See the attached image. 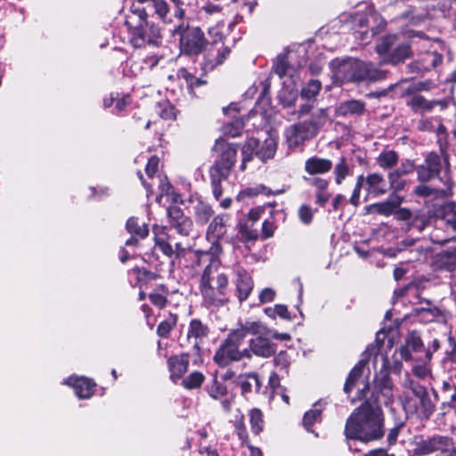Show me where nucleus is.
Wrapping results in <instances>:
<instances>
[{
	"label": "nucleus",
	"mask_w": 456,
	"mask_h": 456,
	"mask_svg": "<svg viewBox=\"0 0 456 456\" xmlns=\"http://www.w3.org/2000/svg\"><path fill=\"white\" fill-rule=\"evenodd\" d=\"M345 436L346 439L363 443L380 439L384 436V415L381 408L363 403L347 419Z\"/></svg>",
	"instance_id": "1"
},
{
	"label": "nucleus",
	"mask_w": 456,
	"mask_h": 456,
	"mask_svg": "<svg viewBox=\"0 0 456 456\" xmlns=\"http://www.w3.org/2000/svg\"><path fill=\"white\" fill-rule=\"evenodd\" d=\"M213 150L217 153L214 165L209 169L213 195L216 200L222 196V181L228 178L236 161L237 150L225 140L218 139Z\"/></svg>",
	"instance_id": "2"
},
{
	"label": "nucleus",
	"mask_w": 456,
	"mask_h": 456,
	"mask_svg": "<svg viewBox=\"0 0 456 456\" xmlns=\"http://www.w3.org/2000/svg\"><path fill=\"white\" fill-rule=\"evenodd\" d=\"M328 120L327 111L318 109L304 120L288 126L284 131L286 143L289 149H296L314 138Z\"/></svg>",
	"instance_id": "3"
},
{
	"label": "nucleus",
	"mask_w": 456,
	"mask_h": 456,
	"mask_svg": "<svg viewBox=\"0 0 456 456\" xmlns=\"http://www.w3.org/2000/svg\"><path fill=\"white\" fill-rule=\"evenodd\" d=\"M147 13L144 10L138 14L130 16L126 20L129 30L130 42L136 47H144L147 45H156L159 43L161 33L159 27L150 26L147 20Z\"/></svg>",
	"instance_id": "4"
},
{
	"label": "nucleus",
	"mask_w": 456,
	"mask_h": 456,
	"mask_svg": "<svg viewBox=\"0 0 456 456\" xmlns=\"http://www.w3.org/2000/svg\"><path fill=\"white\" fill-rule=\"evenodd\" d=\"M244 340V333L241 330H233L219 346L214 355L215 362L220 367H225L232 362H238L244 357H250L248 349H240Z\"/></svg>",
	"instance_id": "5"
},
{
	"label": "nucleus",
	"mask_w": 456,
	"mask_h": 456,
	"mask_svg": "<svg viewBox=\"0 0 456 456\" xmlns=\"http://www.w3.org/2000/svg\"><path fill=\"white\" fill-rule=\"evenodd\" d=\"M169 32L173 37H179L181 50L185 53L198 54L202 51L205 37L200 28H190L188 22L183 20L174 24Z\"/></svg>",
	"instance_id": "6"
},
{
	"label": "nucleus",
	"mask_w": 456,
	"mask_h": 456,
	"mask_svg": "<svg viewBox=\"0 0 456 456\" xmlns=\"http://www.w3.org/2000/svg\"><path fill=\"white\" fill-rule=\"evenodd\" d=\"M277 141L278 135L274 133H269L261 146L257 139H248L242 147V163L240 169H245L246 163L250 161L253 156H257L263 161L272 159L277 150Z\"/></svg>",
	"instance_id": "7"
},
{
	"label": "nucleus",
	"mask_w": 456,
	"mask_h": 456,
	"mask_svg": "<svg viewBox=\"0 0 456 456\" xmlns=\"http://www.w3.org/2000/svg\"><path fill=\"white\" fill-rule=\"evenodd\" d=\"M229 220L228 215H218L213 218L207 230V240L211 242V247L208 251L198 250L195 256L198 259L208 257V255L218 256L222 253V247L219 240L226 233L227 222Z\"/></svg>",
	"instance_id": "8"
},
{
	"label": "nucleus",
	"mask_w": 456,
	"mask_h": 456,
	"mask_svg": "<svg viewBox=\"0 0 456 456\" xmlns=\"http://www.w3.org/2000/svg\"><path fill=\"white\" fill-rule=\"evenodd\" d=\"M414 395L418 401L414 403H412L411 399L406 397L401 398L404 410L411 413H418L422 418L428 419L435 411V405L432 403L430 395H428L426 387H415Z\"/></svg>",
	"instance_id": "9"
},
{
	"label": "nucleus",
	"mask_w": 456,
	"mask_h": 456,
	"mask_svg": "<svg viewBox=\"0 0 456 456\" xmlns=\"http://www.w3.org/2000/svg\"><path fill=\"white\" fill-rule=\"evenodd\" d=\"M379 359L381 361V369L379 373L376 374L374 379V389L375 392L380 395L385 404H388L393 401V382L387 370L388 360L384 354H379Z\"/></svg>",
	"instance_id": "10"
},
{
	"label": "nucleus",
	"mask_w": 456,
	"mask_h": 456,
	"mask_svg": "<svg viewBox=\"0 0 456 456\" xmlns=\"http://www.w3.org/2000/svg\"><path fill=\"white\" fill-rule=\"evenodd\" d=\"M417 450L420 454L440 452V456H456L453 444L446 436H434L421 440L417 444Z\"/></svg>",
	"instance_id": "11"
},
{
	"label": "nucleus",
	"mask_w": 456,
	"mask_h": 456,
	"mask_svg": "<svg viewBox=\"0 0 456 456\" xmlns=\"http://www.w3.org/2000/svg\"><path fill=\"white\" fill-rule=\"evenodd\" d=\"M379 349L380 346L379 344L370 345L367 347L366 351L362 355V359L349 372L344 386L345 393L349 394L355 387L357 381L361 379L363 368L370 356L374 357V364L376 365L378 363Z\"/></svg>",
	"instance_id": "12"
},
{
	"label": "nucleus",
	"mask_w": 456,
	"mask_h": 456,
	"mask_svg": "<svg viewBox=\"0 0 456 456\" xmlns=\"http://www.w3.org/2000/svg\"><path fill=\"white\" fill-rule=\"evenodd\" d=\"M361 61L356 59H348L341 61L334 70V78L343 84L346 82H362Z\"/></svg>",
	"instance_id": "13"
},
{
	"label": "nucleus",
	"mask_w": 456,
	"mask_h": 456,
	"mask_svg": "<svg viewBox=\"0 0 456 456\" xmlns=\"http://www.w3.org/2000/svg\"><path fill=\"white\" fill-rule=\"evenodd\" d=\"M208 33L214 37V41L216 43V45L212 46L207 54L208 65L213 68L224 62L230 53V48L224 45H217V42L222 40V33L218 28H209Z\"/></svg>",
	"instance_id": "14"
},
{
	"label": "nucleus",
	"mask_w": 456,
	"mask_h": 456,
	"mask_svg": "<svg viewBox=\"0 0 456 456\" xmlns=\"http://www.w3.org/2000/svg\"><path fill=\"white\" fill-rule=\"evenodd\" d=\"M167 216L171 227L182 236H188L192 229V221L186 216L183 210L176 207L171 206L167 208Z\"/></svg>",
	"instance_id": "15"
},
{
	"label": "nucleus",
	"mask_w": 456,
	"mask_h": 456,
	"mask_svg": "<svg viewBox=\"0 0 456 456\" xmlns=\"http://www.w3.org/2000/svg\"><path fill=\"white\" fill-rule=\"evenodd\" d=\"M398 351L401 358L405 362L419 360L413 356V353L424 352V344L419 334L417 331L410 332Z\"/></svg>",
	"instance_id": "16"
},
{
	"label": "nucleus",
	"mask_w": 456,
	"mask_h": 456,
	"mask_svg": "<svg viewBox=\"0 0 456 456\" xmlns=\"http://www.w3.org/2000/svg\"><path fill=\"white\" fill-rule=\"evenodd\" d=\"M403 198L396 193L391 194L388 199L382 202L371 204L366 208L367 212L389 216L394 215L395 210L403 203Z\"/></svg>",
	"instance_id": "17"
},
{
	"label": "nucleus",
	"mask_w": 456,
	"mask_h": 456,
	"mask_svg": "<svg viewBox=\"0 0 456 456\" xmlns=\"http://www.w3.org/2000/svg\"><path fill=\"white\" fill-rule=\"evenodd\" d=\"M64 384L73 387L76 395L80 399H87L94 394L95 383L85 377L71 376L63 381Z\"/></svg>",
	"instance_id": "18"
},
{
	"label": "nucleus",
	"mask_w": 456,
	"mask_h": 456,
	"mask_svg": "<svg viewBox=\"0 0 456 456\" xmlns=\"http://www.w3.org/2000/svg\"><path fill=\"white\" fill-rule=\"evenodd\" d=\"M365 190L369 195L377 198L386 194L388 191V187L381 174L371 173L366 176Z\"/></svg>",
	"instance_id": "19"
},
{
	"label": "nucleus",
	"mask_w": 456,
	"mask_h": 456,
	"mask_svg": "<svg viewBox=\"0 0 456 456\" xmlns=\"http://www.w3.org/2000/svg\"><path fill=\"white\" fill-rule=\"evenodd\" d=\"M189 358L188 354H181L173 355L167 360L170 377L174 381L181 379L188 370Z\"/></svg>",
	"instance_id": "20"
},
{
	"label": "nucleus",
	"mask_w": 456,
	"mask_h": 456,
	"mask_svg": "<svg viewBox=\"0 0 456 456\" xmlns=\"http://www.w3.org/2000/svg\"><path fill=\"white\" fill-rule=\"evenodd\" d=\"M235 285L237 297L240 302L248 297L254 286L251 276L242 268L236 271Z\"/></svg>",
	"instance_id": "21"
},
{
	"label": "nucleus",
	"mask_w": 456,
	"mask_h": 456,
	"mask_svg": "<svg viewBox=\"0 0 456 456\" xmlns=\"http://www.w3.org/2000/svg\"><path fill=\"white\" fill-rule=\"evenodd\" d=\"M407 105L411 107L415 113L425 114L430 112L436 105L445 109L447 104L443 101H428L419 94L413 95L408 102Z\"/></svg>",
	"instance_id": "22"
},
{
	"label": "nucleus",
	"mask_w": 456,
	"mask_h": 456,
	"mask_svg": "<svg viewBox=\"0 0 456 456\" xmlns=\"http://www.w3.org/2000/svg\"><path fill=\"white\" fill-rule=\"evenodd\" d=\"M270 335H261L249 342L250 350L256 355L269 357L275 352V345L269 340Z\"/></svg>",
	"instance_id": "23"
},
{
	"label": "nucleus",
	"mask_w": 456,
	"mask_h": 456,
	"mask_svg": "<svg viewBox=\"0 0 456 456\" xmlns=\"http://www.w3.org/2000/svg\"><path fill=\"white\" fill-rule=\"evenodd\" d=\"M204 303L208 307H218L224 305L228 301V297L224 292H219L214 285L200 289Z\"/></svg>",
	"instance_id": "24"
},
{
	"label": "nucleus",
	"mask_w": 456,
	"mask_h": 456,
	"mask_svg": "<svg viewBox=\"0 0 456 456\" xmlns=\"http://www.w3.org/2000/svg\"><path fill=\"white\" fill-rule=\"evenodd\" d=\"M206 257L201 258L200 261L205 259ZM207 258H209L208 265L205 267L203 273L200 278V289L206 288L208 286H212L213 282L216 281V276L218 273L217 270L220 265V261L217 259V256H213L212 255H208Z\"/></svg>",
	"instance_id": "25"
},
{
	"label": "nucleus",
	"mask_w": 456,
	"mask_h": 456,
	"mask_svg": "<svg viewBox=\"0 0 456 456\" xmlns=\"http://www.w3.org/2000/svg\"><path fill=\"white\" fill-rule=\"evenodd\" d=\"M332 168V162L330 159L312 157L305 163V170L309 175L325 174Z\"/></svg>",
	"instance_id": "26"
},
{
	"label": "nucleus",
	"mask_w": 456,
	"mask_h": 456,
	"mask_svg": "<svg viewBox=\"0 0 456 456\" xmlns=\"http://www.w3.org/2000/svg\"><path fill=\"white\" fill-rule=\"evenodd\" d=\"M208 334V328L203 324L200 320L193 319L191 321L187 338L189 340L193 339V346L199 348V344L206 338Z\"/></svg>",
	"instance_id": "27"
},
{
	"label": "nucleus",
	"mask_w": 456,
	"mask_h": 456,
	"mask_svg": "<svg viewBox=\"0 0 456 456\" xmlns=\"http://www.w3.org/2000/svg\"><path fill=\"white\" fill-rule=\"evenodd\" d=\"M310 183L314 187L315 203L323 207L331 197L328 190L329 182L325 179L315 177L310 180Z\"/></svg>",
	"instance_id": "28"
},
{
	"label": "nucleus",
	"mask_w": 456,
	"mask_h": 456,
	"mask_svg": "<svg viewBox=\"0 0 456 456\" xmlns=\"http://www.w3.org/2000/svg\"><path fill=\"white\" fill-rule=\"evenodd\" d=\"M411 54V47L408 44H400L393 48L391 53L387 55L383 61H379V64H393L395 65L405 59L409 58Z\"/></svg>",
	"instance_id": "29"
},
{
	"label": "nucleus",
	"mask_w": 456,
	"mask_h": 456,
	"mask_svg": "<svg viewBox=\"0 0 456 456\" xmlns=\"http://www.w3.org/2000/svg\"><path fill=\"white\" fill-rule=\"evenodd\" d=\"M435 265L437 268L452 271L456 269V248L444 250L435 256Z\"/></svg>",
	"instance_id": "30"
},
{
	"label": "nucleus",
	"mask_w": 456,
	"mask_h": 456,
	"mask_svg": "<svg viewBox=\"0 0 456 456\" xmlns=\"http://www.w3.org/2000/svg\"><path fill=\"white\" fill-rule=\"evenodd\" d=\"M362 81L376 82L385 79L386 71L378 69L372 62L361 61Z\"/></svg>",
	"instance_id": "31"
},
{
	"label": "nucleus",
	"mask_w": 456,
	"mask_h": 456,
	"mask_svg": "<svg viewBox=\"0 0 456 456\" xmlns=\"http://www.w3.org/2000/svg\"><path fill=\"white\" fill-rule=\"evenodd\" d=\"M365 110V102L360 100H350L341 102L338 112L341 116H359Z\"/></svg>",
	"instance_id": "32"
},
{
	"label": "nucleus",
	"mask_w": 456,
	"mask_h": 456,
	"mask_svg": "<svg viewBox=\"0 0 456 456\" xmlns=\"http://www.w3.org/2000/svg\"><path fill=\"white\" fill-rule=\"evenodd\" d=\"M213 214L214 211L209 204L200 200H196L193 205V215L198 224H206Z\"/></svg>",
	"instance_id": "33"
},
{
	"label": "nucleus",
	"mask_w": 456,
	"mask_h": 456,
	"mask_svg": "<svg viewBox=\"0 0 456 456\" xmlns=\"http://www.w3.org/2000/svg\"><path fill=\"white\" fill-rule=\"evenodd\" d=\"M152 5L155 14L164 24L171 25L173 22L176 23V20L174 19V13L170 12L169 5L166 0H155Z\"/></svg>",
	"instance_id": "34"
},
{
	"label": "nucleus",
	"mask_w": 456,
	"mask_h": 456,
	"mask_svg": "<svg viewBox=\"0 0 456 456\" xmlns=\"http://www.w3.org/2000/svg\"><path fill=\"white\" fill-rule=\"evenodd\" d=\"M397 37L395 35H387L376 45V52L379 56V61H383L389 55L395 45Z\"/></svg>",
	"instance_id": "35"
},
{
	"label": "nucleus",
	"mask_w": 456,
	"mask_h": 456,
	"mask_svg": "<svg viewBox=\"0 0 456 456\" xmlns=\"http://www.w3.org/2000/svg\"><path fill=\"white\" fill-rule=\"evenodd\" d=\"M399 156L393 150L383 151L376 159L378 166L383 169L392 168L397 165Z\"/></svg>",
	"instance_id": "36"
},
{
	"label": "nucleus",
	"mask_w": 456,
	"mask_h": 456,
	"mask_svg": "<svg viewBox=\"0 0 456 456\" xmlns=\"http://www.w3.org/2000/svg\"><path fill=\"white\" fill-rule=\"evenodd\" d=\"M206 390L210 397L215 400H221L228 395L226 386L216 377H214L211 383L206 387Z\"/></svg>",
	"instance_id": "37"
},
{
	"label": "nucleus",
	"mask_w": 456,
	"mask_h": 456,
	"mask_svg": "<svg viewBox=\"0 0 456 456\" xmlns=\"http://www.w3.org/2000/svg\"><path fill=\"white\" fill-rule=\"evenodd\" d=\"M273 70L280 78L289 75L290 77H294L295 69L292 68L289 61V56H279L273 66Z\"/></svg>",
	"instance_id": "38"
},
{
	"label": "nucleus",
	"mask_w": 456,
	"mask_h": 456,
	"mask_svg": "<svg viewBox=\"0 0 456 456\" xmlns=\"http://www.w3.org/2000/svg\"><path fill=\"white\" fill-rule=\"evenodd\" d=\"M321 89H322V83L317 79H311L301 89L300 96L302 99L314 102V98L318 95Z\"/></svg>",
	"instance_id": "39"
},
{
	"label": "nucleus",
	"mask_w": 456,
	"mask_h": 456,
	"mask_svg": "<svg viewBox=\"0 0 456 456\" xmlns=\"http://www.w3.org/2000/svg\"><path fill=\"white\" fill-rule=\"evenodd\" d=\"M235 330H241L244 337L247 333L257 336L269 335L270 330L265 327L260 322H246L240 329Z\"/></svg>",
	"instance_id": "40"
},
{
	"label": "nucleus",
	"mask_w": 456,
	"mask_h": 456,
	"mask_svg": "<svg viewBox=\"0 0 456 456\" xmlns=\"http://www.w3.org/2000/svg\"><path fill=\"white\" fill-rule=\"evenodd\" d=\"M322 409L319 403L314 405L313 409L304 415L303 425L308 432H313L311 427L321 419Z\"/></svg>",
	"instance_id": "41"
},
{
	"label": "nucleus",
	"mask_w": 456,
	"mask_h": 456,
	"mask_svg": "<svg viewBox=\"0 0 456 456\" xmlns=\"http://www.w3.org/2000/svg\"><path fill=\"white\" fill-rule=\"evenodd\" d=\"M126 230L131 234L138 235L140 238H145L149 233L148 226L144 223L140 224L135 217L127 220Z\"/></svg>",
	"instance_id": "42"
},
{
	"label": "nucleus",
	"mask_w": 456,
	"mask_h": 456,
	"mask_svg": "<svg viewBox=\"0 0 456 456\" xmlns=\"http://www.w3.org/2000/svg\"><path fill=\"white\" fill-rule=\"evenodd\" d=\"M156 247L167 256L173 257L175 256L174 248L171 244L169 236L165 234H156L155 237Z\"/></svg>",
	"instance_id": "43"
},
{
	"label": "nucleus",
	"mask_w": 456,
	"mask_h": 456,
	"mask_svg": "<svg viewBox=\"0 0 456 456\" xmlns=\"http://www.w3.org/2000/svg\"><path fill=\"white\" fill-rule=\"evenodd\" d=\"M249 421L252 432L258 435L263 430L264 427L262 411L256 408L252 409L249 412Z\"/></svg>",
	"instance_id": "44"
},
{
	"label": "nucleus",
	"mask_w": 456,
	"mask_h": 456,
	"mask_svg": "<svg viewBox=\"0 0 456 456\" xmlns=\"http://www.w3.org/2000/svg\"><path fill=\"white\" fill-rule=\"evenodd\" d=\"M350 168L346 164V159L341 157L334 168L335 182L340 184L342 181L349 175Z\"/></svg>",
	"instance_id": "45"
},
{
	"label": "nucleus",
	"mask_w": 456,
	"mask_h": 456,
	"mask_svg": "<svg viewBox=\"0 0 456 456\" xmlns=\"http://www.w3.org/2000/svg\"><path fill=\"white\" fill-rule=\"evenodd\" d=\"M265 314L273 319L276 316L281 317L284 320H291L290 314L285 305H275L273 307H267L265 309Z\"/></svg>",
	"instance_id": "46"
},
{
	"label": "nucleus",
	"mask_w": 456,
	"mask_h": 456,
	"mask_svg": "<svg viewBox=\"0 0 456 456\" xmlns=\"http://www.w3.org/2000/svg\"><path fill=\"white\" fill-rule=\"evenodd\" d=\"M205 379L204 375L200 371L191 372L183 380V386L188 389L199 388Z\"/></svg>",
	"instance_id": "47"
},
{
	"label": "nucleus",
	"mask_w": 456,
	"mask_h": 456,
	"mask_svg": "<svg viewBox=\"0 0 456 456\" xmlns=\"http://www.w3.org/2000/svg\"><path fill=\"white\" fill-rule=\"evenodd\" d=\"M236 429L239 438L244 443L248 439V433L244 424V416L240 411L234 416V419L232 421Z\"/></svg>",
	"instance_id": "48"
},
{
	"label": "nucleus",
	"mask_w": 456,
	"mask_h": 456,
	"mask_svg": "<svg viewBox=\"0 0 456 456\" xmlns=\"http://www.w3.org/2000/svg\"><path fill=\"white\" fill-rule=\"evenodd\" d=\"M278 97H279L280 102L284 107H290L295 104V102L297 101V91L294 89L283 88L279 93Z\"/></svg>",
	"instance_id": "49"
},
{
	"label": "nucleus",
	"mask_w": 456,
	"mask_h": 456,
	"mask_svg": "<svg viewBox=\"0 0 456 456\" xmlns=\"http://www.w3.org/2000/svg\"><path fill=\"white\" fill-rule=\"evenodd\" d=\"M428 168L435 174L436 176L440 174L442 168V161L441 158L438 154L435 152H431L426 158L425 163Z\"/></svg>",
	"instance_id": "50"
},
{
	"label": "nucleus",
	"mask_w": 456,
	"mask_h": 456,
	"mask_svg": "<svg viewBox=\"0 0 456 456\" xmlns=\"http://www.w3.org/2000/svg\"><path fill=\"white\" fill-rule=\"evenodd\" d=\"M389 188L395 192L403 191L405 187L406 181L403 179V176L395 174L394 171H390L387 175Z\"/></svg>",
	"instance_id": "51"
},
{
	"label": "nucleus",
	"mask_w": 456,
	"mask_h": 456,
	"mask_svg": "<svg viewBox=\"0 0 456 456\" xmlns=\"http://www.w3.org/2000/svg\"><path fill=\"white\" fill-rule=\"evenodd\" d=\"M176 323V317L171 316L169 320L161 322L158 326V335L160 337H167L171 331L172 328Z\"/></svg>",
	"instance_id": "52"
},
{
	"label": "nucleus",
	"mask_w": 456,
	"mask_h": 456,
	"mask_svg": "<svg viewBox=\"0 0 456 456\" xmlns=\"http://www.w3.org/2000/svg\"><path fill=\"white\" fill-rule=\"evenodd\" d=\"M273 362L277 368L281 370H285L287 372V369L290 364V360L288 354L285 351H281L273 359Z\"/></svg>",
	"instance_id": "53"
},
{
	"label": "nucleus",
	"mask_w": 456,
	"mask_h": 456,
	"mask_svg": "<svg viewBox=\"0 0 456 456\" xmlns=\"http://www.w3.org/2000/svg\"><path fill=\"white\" fill-rule=\"evenodd\" d=\"M298 217L303 224H309L313 221L314 210L308 205H302L298 209Z\"/></svg>",
	"instance_id": "54"
},
{
	"label": "nucleus",
	"mask_w": 456,
	"mask_h": 456,
	"mask_svg": "<svg viewBox=\"0 0 456 456\" xmlns=\"http://www.w3.org/2000/svg\"><path fill=\"white\" fill-rule=\"evenodd\" d=\"M214 283V287L219 290V292L221 291L227 295L229 280L225 273H217Z\"/></svg>",
	"instance_id": "55"
},
{
	"label": "nucleus",
	"mask_w": 456,
	"mask_h": 456,
	"mask_svg": "<svg viewBox=\"0 0 456 456\" xmlns=\"http://www.w3.org/2000/svg\"><path fill=\"white\" fill-rule=\"evenodd\" d=\"M414 170V163L410 159L403 160L400 166L393 171L400 176L411 174Z\"/></svg>",
	"instance_id": "56"
},
{
	"label": "nucleus",
	"mask_w": 456,
	"mask_h": 456,
	"mask_svg": "<svg viewBox=\"0 0 456 456\" xmlns=\"http://www.w3.org/2000/svg\"><path fill=\"white\" fill-rule=\"evenodd\" d=\"M433 86V83L431 81H421L415 83L411 85L410 87H408L403 93V95L409 94L412 92H419V91H426L429 90Z\"/></svg>",
	"instance_id": "57"
},
{
	"label": "nucleus",
	"mask_w": 456,
	"mask_h": 456,
	"mask_svg": "<svg viewBox=\"0 0 456 456\" xmlns=\"http://www.w3.org/2000/svg\"><path fill=\"white\" fill-rule=\"evenodd\" d=\"M414 191L418 196H420V197H428V196H431V195L436 196L443 192L442 191L435 190V189H433L428 185H425V184L418 185L415 188Z\"/></svg>",
	"instance_id": "58"
},
{
	"label": "nucleus",
	"mask_w": 456,
	"mask_h": 456,
	"mask_svg": "<svg viewBox=\"0 0 456 456\" xmlns=\"http://www.w3.org/2000/svg\"><path fill=\"white\" fill-rule=\"evenodd\" d=\"M417 173L418 179L420 182H427L436 176L435 174L432 173V171L428 168V167L426 164L419 166L417 168Z\"/></svg>",
	"instance_id": "59"
},
{
	"label": "nucleus",
	"mask_w": 456,
	"mask_h": 456,
	"mask_svg": "<svg viewBox=\"0 0 456 456\" xmlns=\"http://www.w3.org/2000/svg\"><path fill=\"white\" fill-rule=\"evenodd\" d=\"M171 2L175 5L174 19L176 20V23L183 21L185 14V11L183 9V2L182 0H171Z\"/></svg>",
	"instance_id": "60"
},
{
	"label": "nucleus",
	"mask_w": 456,
	"mask_h": 456,
	"mask_svg": "<svg viewBox=\"0 0 456 456\" xmlns=\"http://www.w3.org/2000/svg\"><path fill=\"white\" fill-rule=\"evenodd\" d=\"M424 61L434 68L442 62L443 56L436 52H428L424 56Z\"/></svg>",
	"instance_id": "61"
},
{
	"label": "nucleus",
	"mask_w": 456,
	"mask_h": 456,
	"mask_svg": "<svg viewBox=\"0 0 456 456\" xmlns=\"http://www.w3.org/2000/svg\"><path fill=\"white\" fill-rule=\"evenodd\" d=\"M418 313L424 321L431 322L438 315L439 311L436 308H422Z\"/></svg>",
	"instance_id": "62"
},
{
	"label": "nucleus",
	"mask_w": 456,
	"mask_h": 456,
	"mask_svg": "<svg viewBox=\"0 0 456 456\" xmlns=\"http://www.w3.org/2000/svg\"><path fill=\"white\" fill-rule=\"evenodd\" d=\"M276 226L273 222L267 220L264 221L262 224V238H271L273 235Z\"/></svg>",
	"instance_id": "63"
},
{
	"label": "nucleus",
	"mask_w": 456,
	"mask_h": 456,
	"mask_svg": "<svg viewBox=\"0 0 456 456\" xmlns=\"http://www.w3.org/2000/svg\"><path fill=\"white\" fill-rule=\"evenodd\" d=\"M447 208L451 210L450 213L445 215V222L453 230H456V208L453 205H448Z\"/></svg>",
	"instance_id": "64"
}]
</instances>
